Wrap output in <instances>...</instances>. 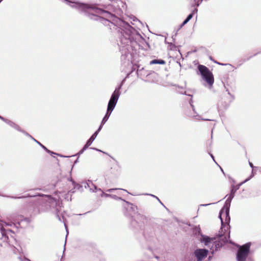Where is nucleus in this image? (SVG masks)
Wrapping results in <instances>:
<instances>
[{
    "instance_id": "obj_14",
    "label": "nucleus",
    "mask_w": 261,
    "mask_h": 261,
    "mask_svg": "<svg viewBox=\"0 0 261 261\" xmlns=\"http://www.w3.org/2000/svg\"><path fill=\"white\" fill-rule=\"evenodd\" d=\"M117 189H108V190H107L106 191L107 192H110L114 190H116Z\"/></svg>"
},
{
    "instance_id": "obj_15",
    "label": "nucleus",
    "mask_w": 261,
    "mask_h": 261,
    "mask_svg": "<svg viewBox=\"0 0 261 261\" xmlns=\"http://www.w3.org/2000/svg\"><path fill=\"white\" fill-rule=\"evenodd\" d=\"M113 167H114V168L115 169L117 167H118V165L117 164H116L114 165Z\"/></svg>"
},
{
    "instance_id": "obj_19",
    "label": "nucleus",
    "mask_w": 261,
    "mask_h": 261,
    "mask_svg": "<svg viewBox=\"0 0 261 261\" xmlns=\"http://www.w3.org/2000/svg\"><path fill=\"white\" fill-rule=\"evenodd\" d=\"M2 0H0V2L2 1Z\"/></svg>"
},
{
    "instance_id": "obj_7",
    "label": "nucleus",
    "mask_w": 261,
    "mask_h": 261,
    "mask_svg": "<svg viewBox=\"0 0 261 261\" xmlns=\"http://www.w3.org/2000/svg\"><path fill=\"white\" fill-rule=\"evenodd\" d=\"M101 129V126H100L99 128H98V130L96 131V132H95L93 135L92 136L90 137V138L87 141L86 144L85 145V146H84L83 148V150H85L86 149V148H87L89 146L91 145V144H92V142L94 141V140L95 139L97 135V132L98 130H99L100 129Z\"/></svg>"
},
{
    "instance_id": "obj_3",
    "label": "nucleus",
    "mask_w": 261,
    "mask_h": 261,
    "mask_svg": "<svg viewBox=\"0 0 261 261\" xmlns=\"http://www.w3.org/2000/svg\"><path fill=\"white\" fill-rule=\"evenodd\" d=\"M120 95V89H116L113 94L111 96V97L109 101L108 109L107 110L108 113L111 114L112 111L114 109L117 102L118 101V98Z\"/></svg>"
},
{
    "instance_id": "obj_2",
    "label": "nucleus",
    "mask_w": 261,
    "mask_h": 261,
    "mask_svg": "<svg viewBox=\"0 0 261 261\" xmlns=\"http://www.w3.org/2000/svg\"><path fill=\"white\" fill-rule=\"evenodd\" d=\"M250 244H246L239 247L237 253L238 261H245L250 251Z\"/></svg>"
},
{
    "instance_id": "obj_18",
    "label": "nucleus",
    "mask_w": 261,
    "mask_h": 261,
    "mask_svg": "<svg viewBox=\"0 0 261 261\" xmlns=\"http://www.w3.org/2000/svg\"><path fill=\"white\" fill-rule=\"evenodd\" d=\"M0 118H1V119H4V118H3L2 117H1V116H0Z\"/></svg>"
},
{
    "instance_id": "obj_9",
    "label": "nucleus",
    "mask_w": 261,
    "mask_h": 261,
    "mask_svg": "<svg viewBox=\"0 0 261 261\" xmlns=\"http://www.w3.org/2000/svg\"><path fill=\"white\" fill-rule=\"evenodd\" d=\"M110 115L111 114H110V113H108V111H107V114H106V115L105 116L102 120L101 125H102L106 123V122L108 120ZM100 126H101V125Z\"/></svg>"
},
{
    "instance_id": "obj_6",
    "label": "nucleus",
    "mask_w": 261,
    "mask_h": 261,
    "mask_svg": "<svg viewBox=\"0 0 261 261\" xmlns=\"http://www.w3.org/2000/svg\"><path fill=\"white\" fill-rule=\"evenodd\" d=\"M89 251L92 253V255L94 257H98L101 255V252L95 246L93 245H90Z\"/></svg>"
},
{
    "instance_id": "obj_11",
    "label": "nucleus",
    "mask_w": 261,
    "mask_h": 261,
    "mask_svg": "<svg viewBox=\"0 0 261 261\" xmlns=\"http://www.w3.org/2000/svg\"><path fill=\"white\" fill-rule=\"evenodd\" d=\"M219 238L223 241V243H226L228 242V238H229V234H228V238L226 236L223 237L222 235H219Z\"/></svg>"
},
{
    "instance_id": "obj_13",
    "label": "nucleus",
    "mask_w": 261,
    "mask_h": 261,
    "mask_svg": "<svg viewBox=\"0 0 261 261\" xmlns=\"http://www.w3.org/2000/svg\"><path fill=\"white\" fill-rule=\"evenodd\" d=\"M223 210H224V208H223V209L221 211V212H220V215H219V217H220V219H221V222H222V223H223V220H222V218H221V216H222V213H223Z\"/></svg>"
},
{
    "instance_id": "obj_17",
    "label": "nucleus",
    "mask_w": 261,
    "mask_h": 261,
    "mask_svg": "<svg viewBox=\"0 0 261 261\" xmlns=\"http://www.w3.org/2000/svg\"><path fill=\"white\" fill-rule=\"evenodd\" d=\"M250 165L251 167H252V166H253L252 164V163H250Z\"/></svg>"
},
{
    "instance_id": "obj_10",
    "label": "nucleus",
    "mask_w": 261,
    "mask_h": 261,
    "mask_svg": "<svg viewBox=\"0 0 261 261\" xmlns=\"http://www.w3.org/2000/svg\"><path fill=\"white\" fill-rule=\"evenodd\" d=\"M192 17H193V14L191 13V14H189L187 18L182 22L181 26H183L185 24H186Z\"/></svg>"
},
{
    "instance_id": "obj_16",
    "label": "nucleus",
    "mask_w": 261,
    "mask_h": 261,
    "mask_svg": "<svg viewBox=\"0 0 261 261\" xmlns=\"http://www.w3.org/2000/svg\"><path fill=\"white\" fill-rule=\"evenodd\" d=\"M225 215H226V216L228 215V212H227V209L226 210Z\"/></svg>"
},
{
    "instance_id": "obj_4",
    "label": "nucleus",
    "mask_w": 261,
    "mask_h": 261,
    "mask_svg": "<svg viewBox=\"0 0 261 261\" xmlns=\"http://www.w3.org/2000/svg\"><path fill=\"white\" fill-rule=\"evenodd\" d=\"M208 253V250L204 249H196L194 251V254L197 258V261H201L205 258Z\"/></svg>"
},
{
    "instance_id": "obj_1",
    "label": "nucleus",
    "mask_w": 261,
    "mask_h": 261,
    "mask_svg": "<svg viewBox=\"0 0 261 261\" xmlns=\"http://www.w3.org/2000/svg\"><path fill=\"white\" fill-rule=\"evenodd\" d=\"M198 69L203 79L210 86H212L214 82V78L213 73L209 69L204 65H199L198 66Z\"/></svg>"
},
{
    "instance_id": "obj_8",
    "label": "nucleus",
    "mask_w": 261,
    "mask_h": 261,
    "mask_svg": "<svg viewBox=\"0 0 261 261\" xmlns=\"http://www.w3.org/2000/svg\"><path fill=\"white\" fill-rule=\"evenodd\" d=\"M166 63V62L163 60H158V59H154V60H152L150 64H162V65H164Z\"/></svg>"
},
{
    "instance_id": "obj_5",
    "label": "nucleus",
    "mask_w": 261,
    "mask_h": 261,
    "mask_svg": "<svg viewBox=\"0 0 261 261\" xmlns=\"http://www.w3.org/2000/svg\"><path fill=\"white\" fill-rule=\"evenodd\" d=\"M217 237L210 238L207 236H202V241L204 243L206 246H207L210 243L213 242L215 244V247L217 249L220 247L219 244L217 243Z\"/></svg>"
},
{
    "instance_id": "obj_12",
    "label": "nucleus",
    "mask_w": 261,
    "mask_h": 261,
    "mask_svg": "<svg viewBox=\"0 0 261 261\" xmlns=\"http://www.w3.org/2000/svg\"><path fill=\"white\" fill-rule=\"evenodd\" d=\"M81 8L83 10H86L91 8L90 6L87 4H82L81 5Z\"/></svg>"
}]
</instances>
